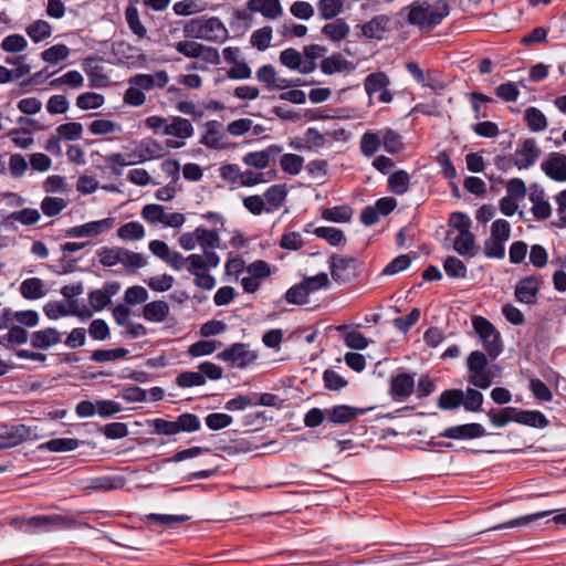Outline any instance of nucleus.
Listing matches in <instances>:
<instances>
[{"mask_svg":"<svg viewBox=\"0 0 566 566\" xmlns=\"http://www.w3.org/2000/svg\"><path fill=\"white\" fill-rule=\"evenodd\" d=\"M407 22L420 30L431 31L439 25L450 13V6L447 0H438L433 6H420L417 2L410 4Z\"/></svg>","mask_w":566,"mask_h":566,"instance_id":"f257e3e1","label":"nucleus"},{"mask_svg":"<svg viewBox=\"0 0 566 566\" xmlns=\"http://www.w3.org/2000/svg\"><path fill=\"white\" fill-rule=\"evenodd\" d=\"M184 34L189 39H203L211 42H223L228 39V30L218 17H197L184 25Z\"/></svg>","mask_w":566,"mask_h":566,"instance_id":"f03ea898","label":"nucleus"},{"mask_svg":"<svg viewBox=\"0 0 566 566\" xmlns=\"http://www.w3.org/2000/svg\"><path fill=\"white\" fill-rule=\"evenodd\" d=\"M146 423L153 428V433L159 436H175L180 432L192 433L201 429L199 417L191 412H184L175 420L148 419Z\"/></svg>","mask_w":566,"mask_h":566,"instance_id":"7ed1b4c3","label":"nucleus"},{"mask_svg":"<svg viewBox=\"0 0 566 566\" xmlns=\"http://www.w3.org/2000/svg\"><path fill=\"white\" fill-rule=\"evenodd\" d=\"M327 263L332 280L337 284H347L360 276L363 262L354 256L333 253Z\"/></svg>","mask_w":566,"mask_h":566,"instance_id":"20e7f679","label":"nucleus"},{"mask_svg":"<svg viewBox=\"0 0 566 566\" xmlns=\"http://www.w3.org/2000/svg\"><path fill=\"white\" fill-rule=\"evenodd\" d=\"M472 326L483 342L488 355L492 359L497 358L503 352V342L500 332L493 323L483 316H473Z\"/></svg>","mask_w":566,"mask_h":566,"instance_id":"39448f33","label":"nucleus"},{"mask_svg":"<svg viewBox=\"0 0 566 566\" xmlns=\"http://www.w3.org/2000/svg\"><path fill=\"white\" fill-rule=\"evenodd\" d=\"M249 344L234 343L217 354V359L230 363L233 367L244 369L258 359V354L251 350Z\"/></svg>","mask_w":566,"mask_h":566,"instance_id":"423d86ee","label":"nucleus"},{"mask_svg":"<svg viewBox=\"0 0 566 566\" xmlns=\"http://www.w3.org/2000/svg\"><path fill=\"white\" fill-rule=\"evenodd\" d=\"M488 434L489 433L481 423L470 422L448 427L439 433V437L450 440H474Z\"/></svg>","mask_w":566,"mask_h":566,"instance_id":"0eeeda50","label":"nucleus"},{"mask_svg":"<svg viewBox=\"0 0 566 566\" xmlns=\"http://www.w3.org/2000/svg\"><path fill=\"white\" fill-rule=\"evenodd\" d=\"M115 222L114 218H105L97 221H91L81 226H75L65 230H62V235L65 238H85L95 237L104 231L111 229Z\"/></svg>","mask_w":566,"mask_h":566,"instance_id":"6e6552de","label":"nucleus"},{"mask_svg":"<svg viewBox=\"0 0 566 566\" xmlns=\"http://www.w3.org/2000/svg\"><path fill=\"white\" fill-rule=\"evenodd\" d=\"M542 284V276L528 275L521 279L515 285V298L520 303L527 305L534 304Z\"/></svg>","mask_w":566,"mask_h":566,"instance_id":"1a4fd4ad","label":"nucleus"},{"mask_svg":"<svg viewBox=\"0 0 566 566\" xmlns=\"http://www.w3.org/2000/svg\"><path fill=\"white\" fill-rule=\"evenodd\" d=\"M391 18L387 14H377L371 20L357 24V28L360 29V36H364L367 40H378L381 41L385 39V33L389 32Z\"/></svg>","mask_w":566,"mask_h":566,"instance_id":"9d476101","label":"nucleus"},{"mask_svg":"<svg viewBox=\"0 0 566 566\" xmlns=\"http://www.w3.org/2000/svg\"><path fill=\"white\" fill-rule=\"evenodd\" d=\"M371 408H368L370 410ZM367 409L357 408L349 405H337L327 408V423L333 426H345L350 423L357 417L364 415Z\"/></svg>","mask_w":566,"mask_h":566,"instance_id":"9b49d317","label":"nucleus"},{"mask_svg":"<svg viewBox=\"0 0 566 566\" xmlns=\"http://www.w3.org/2000/svg\"><path fill=\"white\" fill-rule=\"evenodd\" d=\"M73 521L59 514L31 516L32 531L52 532L70 527Z\"/></svg>","mask_w":566,"mask_h":566,"instance_id":"f8f14e48","label":"nucleus"},{"mask_svg":"<svg viewBox=\"0 0 566 566\" xmlns=\"http://www.w3.org/2000/svg\"><path fill=\"white\" fill-rule=\"evenodd\" d=\"M415 375L400 373L390 378L389 395L394 400L405 399L415 391Z\"/></svg>","mask_w":566,"mask_h":566,"instance_id":"ddd939ff","label":"nucleus"},{"mask_svg":"<svg viewBox=\"0 0 566 566\" xmlns=\"http://www.w3.org/2000/svg\"><path fill=\"white\" fill-rule=\"evenodd\" d=\"M539 156L541 149L536 146V142L533 138H527L515 151L514 166L518 169H527L537 161Z\"/></svg>","mask_w":566,"mask_h":566,"instance_id":"4468645a","label":"nucleus"},{"mask_svg":"<svg viewBox=\"0 0 566 566\" xmlns=\"http://www.w3.org/2000/svg\"><path fill=\"white\" fill-rule=\"evenodd\" d=\"M547 177L555 181H566V155L552 153L541 165Z\"/></svg>","mask_w":566,"mask_h":566,"instance_id":"2eb2a0df","label":"nucleus"},{"mask_svg":"<svg viewBox=\"0 0 566 566\" xmlns=\"http://www.w3.org/2000/svg\"><path fill=\"white\" fill-rule=\"evenodd\" d=\"M120 289L118 282H107L104 284L103 290H93L88 294V300L92 308L96 312L104 310L112 302V296L115 295Z\"/></svg>","mask_w":566,"mask_h":566,"instance_id":"dca6fc26","label":"nucleus"},{"mask_svg":"<svg viewBox=\"0 0 566 566\" xmlns=\"http://www.w3.org/2000/svg\"><path fill=\"white\" fill-rule=\"evenodd\" d=\"M62 334L55 327H46L30 334V344L34 349L44 350L61 343Z\"/></svg>","mask_w":566,"mask_h":566,"instance_id":"f3484780","label":"nucleus"},{"mask_svg":"<svg viewBox=\"0 0 566 566\" xmlns=\"http://www.w3.org/2000/svg\"><path fill=\"white\" fill-rule=\"evenodd\" d=\"M15 321L23 327H34L39 324L40 316L34 310L12 312L9 308L2 310V328L8 327V323Z\"/></svg>","mask_w":566,"mask_h":566,"instance_id":"a211bd4d","label":"nucleus"},{"mask_svg":"<svg viewBox=\"0 0 566 566\" xmlns=\"http://www.w3.org/2000/svg\"><path fill=\"white\" fill-rule=\"evenodd\" d=\"M514 422L532 428L544 429L549 426V420L539 410H525L515 407Z\"/></svg>","mask_w":566,"mask_h":566,"instance_id":"6ab92c4d","label":"nucleus"},{"mask_svg":"<svg viewBox=\"0 0 566 566\" xmlns=\"http://www.w3.org/2000/svg\"><path fill=\"white\" fill-rule=\"evenodd\" d=\"M102 61L98 56H87L84 60L83 69L90 82V87L99 88L107 85L108 77L104 73V69L99 65H93V62Z\"/></svg>","mask_w":566,"mask_h":566,"instance_id":"aec40b11","label":"nucleus"},{"mask_svg":"<svg viewBox=\"0 0 566 566\" xmlns=\"http://www.w3.org/2000/svg\"><path fill=\"white\" fill-rule=\"evenodd\" d=\"M247 7L252 12H260L266 19H275L283 11L280 0H249Z\"/></svg>","mask_w":566,"mask_h":566,"instance_id":"412c9836","label":"nucleus"},{"mask_svg":"<svg viewBox=\"0 0 566 566\" xmlns=\"http://www.w3.org/2000/svg\"><path fill=\"white\" fill-rule=\"evenodd\" d=\"M2 449H9L23 442L30 433V429L24 424L8 427L2 424Z\"/></svg>","mask_w":566,"mask_h":566,"instance_id":"4be33fe9","label":"nucleus"},{"mask_svg":"<svg viewBox=\"0 0 566 566\" xmlns=\"http://www.w3.org/2000/svg\"><path fill=\"white\" fill-rule=\"evenodd\" d=\"M319 66L321 71L326 75H332L344 70H354L353 63L344 59L340 53H335L323 59Z\"/></svg>","mask_w":566,"mask_h":566,"instance_id":"5701e85b","label":"nucleus"},{"mask_svg":"<svg viewBox=\"0 0 566 566\" xmlns=\"http://www.w3.org/2000/svg\"><path fill=\"white\" fill-rule=\"evenodd\" d=\"M164 156L163 146L155 139H143L139 144L138 159H133L136 164L144 163L149 159L160 158Z\"/></svg>","mask_w":566,"mask_h":566,"instance_id":"b1692460","label":"nucleus"},{"mask_svg":"<svg viewBox=\"0 0 566 566\" xmlns=\"http://www.w3.org/2000/svg\"><path fill=\"white\" fill-rule=\"evenodd\" d=\"M169 314V305L165 301H153L143 308L145 319L149 322H164Z\"/></svg>","mask_w":566,"mask_h":566,"instance_id":"393cba45","label":"nucleus"},{"mask_svg":"<svg viewBox=\"0 0 566 566\" xmlns=\"http://www.w3.org/2000/svg\"><path fill=\"white\" fill-rule=\"evenodd\" d=\"M463 390L462 389H446L438 398L437 406L441 410H455L463 406Z\"/></svg>","mask_w":566,"mask_h":566,"instance_id":"a878e982","label":"nucleus"},{"mask_svg":"<svg viewBox=\"0 0 566 566\" xmlns=\"http://www.w3.org/2000/svg\"><path fill=\"white\" fill-rule=\"evenodd\" d=\"M41 216L36 209L33 208H24L19 211H14L7 216L2 220V226L9 227L11 221H19L23 226H31L36 223L40 220Z\"/></svg>","mask_w":566,"mask_h":566,"instance_id":"bb28decb","label":"nucleus"},{"mask_svg":"<svg viewBox=\"0 0 566 566\" xmlns=\"http://www.w3.org/2000/svg\"><path fill=\"white\" fill-rule=\"evenodd\" d=\"M164 134L174 135L178 138L185 139L192 136L193 127L187 118L177 116L174 117L170 125H166Z\"/></svg>","mask_w":566,"mask_h":566,"instance_id":"cd10ccee","label":"nucleus"},{"mask_svg":"<svg viewBox=\"0 0 566 566\" xmlns=\"http://www.w3.org/2000/svg\"><path fill=\"white\" fill-rule=\"evenodd\" d=\"M20 293L25 300H38L45 295L43 281L39 277L24 280L20 285Z\"/></svg>","mask_w":566,"mask_h":566,"instance_id":"c85d7f7f","label":"nucleus"},{"mask_svg":"<svg viewBox=\"0 0 566 566\" xmlns=\"http://www.w3.org/2000/svg\"><path fill=\"white\" fill-rule=\"evenodd\" d=\"M389 84V76L381 71L368 74L364 81L365 91L369 97L376 92L387 88Z\"/></svg>","mask_w":566,"mask_h":566,"instance_id":"c756f323","label":"nucleus"},{"mask_svg":"<svg viewBox=\"0 0 566 566\" xmlns=\"http://www.w3.org/2000/svg\"><path fill=\"white\" fill-rule=\"evenodd\" d=\"M349 31V25L344 19H337L322 28V33L334 42L344 40Z\"/></svg>","mask_w":566,"mask_h":566,"instance_id":"7c9ffc66","label":"nucleus"},{"mask_svg":"<svg viewBox=\"0 0 566 566\" xmlns=\"http://www.w3.org/2000/svg\"><path fill=\"white\" fill-rule=\"evenodd\" d=\"M197 235L198 243L205 249L213 250L220 248V237L219 229H206L203 227H198L195 230Z\"/></svg>","mask_w":566,"mask_h":566,"instance_id":"2f4dec72","label":"nucleus"},{"mask_svg":"<svg viewBox=\"0 0 566 566\" xmlns=\"http://www.w3.org/2000/svg\"><path fill=\"white\" fill-rule=\"evenodd\" d=\"M410 176L406 170H397L388 177V188L397 196L405 195L409 190Z\"/></svg>","mask_w":566,"mask_h":566,"instance_id":"473e14b6","label":"nucleus"},{"mask_svg":"<svg viewBox=\"0 0 566 566\" xmlns=\"http://www.w3.org/2000/svg\"><path fill=\"white\" fill-rule=\"evenodd\" d=\"M352 217L353 209L347 205L326 208L322 211V218L331 222L346 223L352 220Z\"/></svg>","mask_w":566,"mask_h":566,"instance_id":"72a5a7b5","label":"nucleus"},{"mask_svg":"<svg viewBox=\"0 0 566 566\" xmlns=\"http://www.w3.org/2000/svg\"><path fill=\"white\" fill-rule=\"evenodd\" d=\"M83 441L73 438H56L42 443L39 448L51 452H66L77 449Z\"/></svg>","mask_w":566,"mask_h":566,"instance_id":"f704fd0d","label":"nucleus"},{"mask_svg":"<svg viewBox=\"0 0 566 566\" xmlns=\"http://www.w3.org/2000/svg\"><path fill=\"white\" fill-rule=\"evenodd\" d=\"M490 422L496 428H503L509 422H514L515 407L492 408L486 412Z\"/></svg>","mask_w":566,"mask_h":566,"instance_id":"c9c22d12","label":"nucleus"},{"mask_svg":"<svg viewBox=\"0 0 566 566\" xmlns=\"http://www.w3.org/2000/svg\"><path fill=\"white\" fill-rule=\"evenodd\" d=\"M524 120L532 132H541L547 127V118L545 114L534 106L524 111Z\"/></svg>","mask_w":566,"mask_h":566,"instance_id":"e433bc0d","label":"nucleus"},{"mask_svg":"<svg viewBox=\"0 0 566 566\" xmlns=\"http://www.w3.org/2000/svg\"><path fill=\"white\" fill-rule=\"evenodd\" d=\"M207 133L201 137L200 143L211 149H223L224 145L219 143L218 134L221 124L218 120L206 123Z\"/></svg>","mask_w":566,"mask_h":566,"instance_id":"4c0bfd02","label":"nucleus"},{"mask_svg":"<svg viewBox=\"0 0 566 566\" xmlns=\"http://www.w3.org/2000/svg\"><path fill=\"white\" fill-rule=\"evenodd\" d=\"M381 142L385 150L390 155H396L403 149L401 135L391 128L385 129Z\"/></svg>","mask_w":566,"mask_h":566,"instance_id":"58836bf2","label":"nucleus"},{"mask_svg":"<svg viewBox=\"0 0 566 566\" xmlns=\"http://www.w3.org/2000/svg\"><path fill=\"white\" fill-rule=\"evenodd\" d=\"M475 248V237L471 231H462V233H459L458 237L454 239L453 242V249L460 254V255H474L475 252H472V250Z\"/></svg>","mask_w":566,"mask_h":566,"instance_id":"ea45409f","label":"nucleus"},{"mask_svg":"<svg viewBox=\"0 0 566 566\" xmlns=\"http://www.w3.org/2000/svg\"><path fill=\"white\" fill-rule=\"evenodd\" d=\"M551 514L549 511H542L533 514H527L524 516H520L513 520H510L501 525H499L496 528H513V527H527L531 524L548 516Z\"/></svg>","mask_w":566,"mask_h":566,"instance_id":"a19ab883","label":"nucleus"},{"mask_svg":"<svg viewBox=\"0 0 566 566\" xmlns=\"http://www.w3.org/2000/svg\"><path fill=\"white\" fill-rule=\"evenodd\" d=\"M443 269L447 275L451 279H465L467 266L459 258L449 255L443 261Z\"/></svg>","mask_w":566,"mask_h":566,"instance_id":"79ce46f5","label":"nucleus"},{"mask_svg":"<svg viewBox=\"0 0 566 566\" xmlns=\"http://www.w3.org/2000/svg\"><path fill=\"white\" fill-rule=\"evenodd\" d=\"M128 353V349L124 347L113 349H96L92 353L91 360L96 363L114 361L125 358Z\"/></svg>","mask_w":566,"mask_h":566,"instance_id":"37998d69","label":"nucleus"},{"mask_svg":"<svg viewBox=\"0 0 566 566\" xmlns=\"http://www.w3.org/2000/svg\"><path fill=\"white\" fill-rule=\"evenodd\" d=\"M484 397L482 392L475 388L469 387L465 392L463 391V408L470 412L482 411Z\"/></svg>","mask_w":566,"mask_h":566,"instance_id":"c03bdc74","label":"nucleus"},{"mask_svg":"<svg viewBox=\"0 0 566 566\" xmlns=\"http://www.w3.org/2000/svg\"><path fill=\"white\" fill-rule=\"evenodd\" d=\"M27 34L35 42L39 43L52 34V27L44 20H36L27 28Z\"/></svg>","mask_w":566,"mask_h":566,"instance_id":"a18cd8bd","label":"nucleus"},{"mask_svg":"<svg viewBox=\"0 0 566 566\" xmlns=\"http://www.w3.org/2000/svg\"><path fill=\"white\" fill-rule=\"evenodd\" d=\"M313 233L317 238L326 240L333 247H338L345 241L344 231L333 227H318L314 229Z\"/></svg>","mask_w":566,"mask_h":566,"instance_id":"49530a36","label":"nucleus"},{"mask_svg":"<svg viewBox=\"0 0 566 566\" xmlns=\"http://www.w3.org/2000/svg\"><path fill=\"white\" fill-rule=\"evenodd\" d=\"M382 142L378 133L366 132L360 138V151L366 157H371L381 146Z\"/></svg>","mask_w":566,"mask_h":566,"instance_id":"de8ad7c7","label":"nucleus"},{"mask_svg":"<svg viewBox=\"0 0 566 566\" xmlns=\"http://www.w3.org/2000/svg\"><path fill=\"white\" fill-rule=\"evenodd\" d=\"M287 192L285 184L273 185L265 190L264 199L270 206L279 208L286 199Z\"/></svg>","mask_w":566,"mask_h":566,"instance_id":"09e8293b","label":"nucleus"},{"mask_svg":"<svg viewBox=\"0 0 566 566\" xmlns=\"http://www.w3.org/2000/svg\"><path fill=\"white\" fill-rule=\"evenodd\" d=\"M280 165L285 174L295 176L303 169L304 158L296 154H284L280 159Z\"/></svg>","mask_w":566,"mask_h":566,"instance_id":"8fccbe9b","label":"nucleus"},{"mask_svg":"<svg viewBox=\"0 0 566 566\" xmlns=\"http://www.w3.org/2000/svg\"><path fill=\"white\" fill-rule=\"evenodd\" d=\"M301 283L306 290L307 295L314 293L321 289H327L331 285V281L328 279L327 273L319 272L313 276H305Z\"/></svg>","mask_w":566,"mask_h":566,"instance_id":"3c124183","label":"nucleus"},{"mask_svg":"<svg viewBox=\"0 0 566 566\" xmlns=\"http://www.w3.org/2000/svg\"><path fill=\"white\" fill-rule=\"evenodd\" d=\"M117 235L122 240H140L145 237V229L143 224L137 221H130L120 226L117 230Z\"/></svg>","mask_w":566,"mask_h":566,"instance_id":"603ef678","label":"nucleus"},{"mask_svg":"<svg viewBox=\"0 0 566 566\" xmlns=\"http://www.w3.org/2000/svg\"><path fill=\"white\" fill-rule=\"evenodd\" d=\"M343 0H319L317 3L322 19L332 20L343 11Z\"/></svg>","mask_w":566,"mask_h":566,"instance_id":"864d4df0","label":"nucleus"},{"mask_svg":"<svg viewBox=\"0 0 566 566\" xmlns=\"http://www.w3.org/2000/svg\"><path fill=\"white\" fill-rule=\"evenodd\" d=\"M104 161L107 168H109L112 174L115 176H120L123 174L124 167L135 165L133 159L126 160L125 156L120 153H112L104 156Z\"/></svg>","mask_w":566,"mask_h":566,"instance_id":"5fc2aeb1","label":"nucleus"},{"mask_svg":"<svg viewBox=\"0 0 566 566\" xmlns=\"http://www.w3.org/2000/svg\"><path fill=\"white\" fill-rule=\"evenodd\" d=\"M104 102V95L94 92H85L77 96L76 106L83 111L95 109L101 107Z\"/></svg>","mask_w":566,"mask_h":566,"instance_id":"6e6d98bb","label":"nucleus"},{"mask_svg":"<svg viewBox=\"0 0 566 566\" xmlns=\"http://www.w3.org/2000/svg\"><path fill=\"white\" fill-rule=\"evenodd\" d=\"M123 248L102 247L96 254L104 266H113L123 260Z\"/></svg>","mask_w":566,"mask_h":566,"instance_id":"4d7b16f0","label":"nucleus"},{"mask_svg":"<svg viewBox=\"0 0 566 566\" xmlns=\"http://www.w3.org/2000/svg\"><path fill=\"white\" fill-rule=\"evenodd\" d=\"M8 333L2 336V345L7 342L10 345H23L29 339V332L21 325L8 326Z\"/></svg>","mask_w":566,"mask_h":566,"instance_id":"13d9d810","label":"nucleus"},{"mask_svg":"<svg viewBox=\"0 0 566 566\" xmlns=\"http://www.w3.org/2000/svg\"><path fill=\"white\" fill-rule=\"evenodd\" d=\"M70 54V49L65 44H55L49 49H45L41 53V59L50 64H56L60 61L65 60Z\"/></svg>","mask_w":566,"mask_h":566,"instance_id":"bf43d9fd","label":"nucleus"},{"mask_svg":"<svg viewBox=\"0 0 566 566\" xmlns=\"http://www.w3.org/2000/svg\"><path fill=\"white\" fill-rule=\"evenodd\" d=\"M125 18L132 32L139 38H144L147 33L146 28L142 24L138 10L134 6H128L125 10Z\"/></svg>","mask_w":566,"mask_h":566,"instance_id":"052dcab7","label":"nucleus"},{"mask_svg":"<svg viewBox=\"0 0 566 566\" xmlns=\"http://www.w3.org/2000/svg\"><path fill=\"white\" fill-rule=\"evenodd\" d=\"M272 40V28L265 25L261 29L255 30L250 38V42L259 51H264L270 46Z\"/></svg>","mask_w":566,"mask_h":566,"instance_id":"680f3d73","label":"nucleus"},{"mask_svg":"<svg viewBox=\"0 0 566 566\" xmlns=\"http://www.w3.org/2000/svg\"><path fill=\"white\" fill-rule=\"evenodd\" d=\"M323 382L324 387L332 391H339L348 386V380L333 369H325L323 371Z\"/></svg>","mask_w":566,"mask_h":566,"instance_id":"e2e57ef3","label":"nucleus"},{"mask_svg":"<svg viewBox=\"0 0 566 566\" xmlns=\"http://www.w3.org/2000/svg\"><path fill=\"white\" fill-rule=\"evenodd\" d=\"M98 431L102 432L107 439L116 440L128 436L129 431L124 422H109L98 427Z\"/></svg>","mask_w":566,"mask_h":566,"instance_id":"0e129e2a","label":"nucleus"},{"mask_svg":"<svg viewBox=\"0 0 566 566\" xmlns=\"http://www.w3.org/2000/svg\"><path fill=\"white\" fill-rule=\"evenodd\" d=\"M421 312L418 307L412 308L406 317H396L392 319L394 327L407 334L409 329L416 325L420 318Z\"/></svg>","mask_w":566,"mask_h":566,"instance_id":"69168bd1","label":"nucleus"},{"mask_svg":"<svg viewBox=\"0 0 566 566\" xmlns=\"http://www.w3.org/2000/svg\"><path fill=\"white\" fill-rule=\"evenodd\" d=\"M176 384L181 388H190L195 386H203L206 384V379L200 371H182L176 377Z\"/></svg>","mask_w":566,"mask_h":566,"instance_id":"338daca9","label":"nucleus"},{"mask_svg":"<svg viewBox=\"0 0 566 566\" xmlns=\"http://www.w3.org/2000/svg\"><path fill=\"white\" fill-rule=\"evenodd\" d=\"M284 300L289 304L293 305H304L308 303V295L306 293L305 287L300 282L293 286H291L284 294Z\"/></svg>","mask_w":566,"mask_h":566,"instance_id":"774afa93","label":"nucleus"}]
</instances>
